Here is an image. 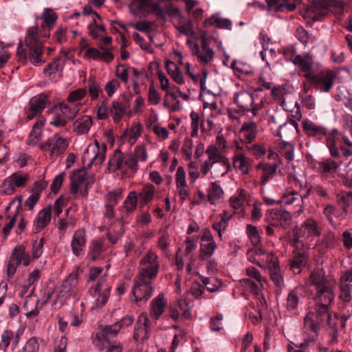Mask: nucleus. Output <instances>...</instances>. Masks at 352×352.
<instances>
[{
	"instance_id": "f257e3e1",
	"label": "nucleus",
	"mask_w": 352,
	"mask_h": 352,
	"mask_svg": "<svg viewBox=\"0 0 352 352\" xmlns=\"http://www.w3.org/2000/svg\"><path fill=\"white\" fill-rule=\"evenodd\" d=\"M336 284L333 281L316 290L314 297L315 303L314 311H309L304 318L303 329L305 331L318 336L321 327L329 333L331 343L338 342V320L340 315L333 312Z\"/></svg>"
},
{
	"instance_id": "f03ea898",
	"label": "nucleus",
	"mask_w": 352,
	"mask_h": 352,
	"mask_svg": "<svg viewBox=\"0 0 352 352\" xmlns=\"http://www.w3.org/2000/svg\"><path fill=\"white\" fill-rule=\"evenodd\" d=\"M38 27H31L27 32L25 36V48H23L21 43H19L17 48V56L21 62H25L27 58L35 66H40L45 60L43 58V45L37 38Z\"/></svg>"
},
{
	"instance_id": "7ed1b4c3",
	"label": "nucleus",
	"mask_w": 352,
	"mask_h": 352,
	"mask_svg": "<svg viewBox=\"0 0 352 352\" xmlns=\"http://www.w3.org/2000/svg\"><path fill=\"white\" fill-rule=\"evenodd\" d=\"M303 131L308 137L314 138L318 140H325L330 154L333 157L339 156V151L335 146L336 140L338 136V131L333 129L329 131L327 128L317 125L309 120L302 122Z\"/></svg>"
},
{
	"instance_id": "20e7f679",
	"label": "nucleus",
	"mask_w": 352,
	"mask_h": 352,
	"mask_svg": "<svg viewBox=\"0 0 352 352\" xmlns=\"http://www.w3.org/2000/svg\"><path fill=\"white\" fill-rule=\"evenodd\" d=\"M344 4L341 0H314L307 8L305 14L313 20L318 21L331 12L342 14Z\"/></svg>"
},
{
	"instance_id": "39448f33",
	"label": "nucleus",
	"mask_w": 352,
	"mask_h": 352,
	"mask_svg": "<svg viewBox=\"0 0 352 352\" xmlns=\"http://www.w3.org/2000/svg\"><path fill=\"white\" fill-rule=\"evenodd\" d=\"M160 268L158 256L153 250H149L140 261L138 276L153 280L157 277Z\"/></svg>"
},
{
	"instance_id": "423d86ee",
	"label": "nucleus",
	"mask_w": 352,
	"mask_h": 352,
	"mask_svg": "<svg viewBox=\"0 0 352 352\" xmlns=\"http://www.w3.org/2000/svg\"><path fill=\"white\" fill-rule=\"evenodd\" d=\"M31 262V257L29 253L26 252L23 245H18L13 249L6 269L8 278L11 279L16 272L17 267L21 265L28 266Z\"/></svg>"
},
{
	"instance_id": "0eeeda50",
	"label": "nucleus",
	"mask_w": 352,
	"mask_h": 352,
	"mask_svg": "<svg viewBox=\"0 0 352 352\" xmlns=\"http://www.w3.org/2000/svg\"><path fill=\"white\" fill-rule=\"evenodd\" d=\"M152 280L138 276L134 279V285L131 289V294L135 298V301L141 305V302L147 301L153 295Z\"/></svg>"
},
{
	"instance_id": "6e6552de",
	"label": "nucleus",
	"mask_w": 352,
	"mask_h": 352,
	"mask_svg": "<svg viewBox=\"0 0 352 352\" xmlns=\"http://www.w3.org/2000/svg\"><path fill=\"white\" fill-rule=\"evenodd\" d=\"M79 274L78 272L69 274L62 282L57 298L65 301L71 297L78 296Z\"/></svg>"
},
{
	"instance_id": "1a4fd4ad",
	"label": "nucleus",
	"mask_w": 352,
	"mask_h": 352,
	"mask_svg": "<svg viewBox=\"0 0 352 352\" xmlns=\"http://www.w3.org/2000/svg\"><path fill=\"white\" fill-rule=\"evenodd\" d=\"M69 143L59 133H55L45 142L41 144L40 148L44 151H50L51 157H57L63 153L68 147Z\"/></svg>"
},
{
	"instance_id": "9d476101",
	"label": "nucleus",
	"mask_w": 352,
	"mask_h": 352,
	"mask_svg": "<svg viewBox=\"0 0 352 352\" xmlns=\"http://www.w3.org/2000/svg\"><path fill=\"white\" fill-rule=\"evenodd\" d=\"M107 146L105 144L100 145L98 141H95L94 144H90L82 155L84 162H87L88 166L92 164H100L105 159Z\"/></svg>"
},
{
	"instance_id": "9b49d317",
	"label": "nucleus",
	"mask_w": 352,
	"mask_h": 352,
	"mask_svg": "<svg viewBox=\"0 0 352 352\" xmlns=\"http://www.w3.org/2000/svg\"><path fill=\"white\" fill-rule=\"evenodd\" d=\"M336 74L332 70H326L313 74L308 81L313 83L315 87L323 92H328L333 87Z\"/></svg>"
},
{
	"instance_id": "f8f14e48",
	"label": "nucleus",
	"mask_w": 352,
	"mask_h": 352,
	"mask_svg": "<svg viewBox=\"0 0 352 352\" xmlns=\"http://www.w3.org/2000/svg\"><path fill=\"white\" fill-rule=\"evenodd\" d=\"M338 157H334L335 160L331 158L322 159L320 161H316L313 164V168L320 173L324 177L333 176L337 173L342 161L339 160Z\"/></svg>"
},
{
	"instance_id": "ddd939ff",
	"label": "nucleus",
	"mask_w": 352,
	"mask_h": 352,
	"mask_svg": "<svg viewBox=\"0 0 352 352\" xmlns=\"http://www.w3.org/2000/svg\"><path fill=\"white\" fill-rule=\"evenodd\" d=\"M234 102L243 112L251 110L254 116L258 114L260 109V106L254 104L253 96L246 91L235 93Z\"/></svg>"
},
{
	"instance_id": "4468645a",
	"label": "nucleus",
	"mask_w": 352,
	"mask_h": 352,
	"mask_svg": "<svg viewBox=\"0 0 352 352\" xmlns=\"http://www.w3.org/2000/svg\"><path fill=\"white\" fill-rule=\"evenodd\" d=\"M111 285L108 282L107 274L102 276L94 287V292L96 296V305L98 307H103L110 296Z\"/></svg>"
},
{
	"instance_id": "2eb2a0df",
	"label": "nucleus",
	"mask_w": 352,
	"mask_h": 352,
	"mask_svg": "<svg viewBox=\"0 0 352 352\" xmlns=\"http://www.w3.org/2000/svg\"><path fill=\"white\" fill-rule=\"evenodd\" d=\"M186 44L190 49L192 53L197 56L201 63L206 65L212 61L214 56V52L210 47L209 44L201 45V48H199V45L194 43L190 38L186 41Z\"/></svg>"
},
{
	"instance_id": "dca6fc26",
	"label": "nucleus",
	"mask_w": 352,
	"mask_h": 352,
	"mask_svg": "<svg viewBox=\"0 0 352 352\" xmlns=\"http://www.w3.org/2000/svg\"><path fill=\"white\" fill-rule=\"evenodd\" d=\"M266 220L272 226L286 228L292 222V216L286 210L272 209L266 214Z\"/></svg>"
},
{
	"instance_id": "f3484780",
	"label": "nucleus",
	"mask_w": 352,
	"mask_h": 352,
	"mask_svg": "<svg viewBox=\"0 0 352 352\" xmlns=\"http://www.w3.org/2000/svg\"><path fill=\"white\" fill-rule=\"evenodd\" d=\"M216 248L217 245L212 233L208 230H204L201 236L200 259L207 260L210 258Z\"/></svg>"
},
{
	"instance_id": "a211bd4d",
	"label": "nucleus",
	"mask_w": 352,
	"mask_h": 352,
	"mask_svg": "<svg viewBox=\"0 0 352 352\" xmlns=\"http://www.w3.org/2000/svg\"><path fill=\"white\" fill-rule=\"evenodd\" d=\"M86 182L85 170H78L74 171L71 177V192L76 195L80 192L82 196H87L88 190Z\"/></svg>"
},
{
	"instance_id": "6ab92c4d",
	"label": "nucleus",
	"mask_w": 352,
	"mask_h": 352,
	"mask_svg": "<svg viewBox=\"0 0 352 352\" xmlns=\"http://www.w3.org/2000/svg\"><path fill=\"white\" fill-rule=\"evenodd\" d=\"M86 243L85 230L84 228L76 230L73 234L71 241L72 253L77 257H82L85 254Z\"/></svg>"
},
{
	"instance_id": "aec40b11",
	"label": "nucleus",
	"mask_w": 352,
	"mask_h": 352,
	"mask_svg": "<svg viewBox=\"0 0 352 352\" xmlns=\"http://www.w3.org/2000/svg\"><path fill=\"white\" fill-rule=\"evenodd\" d=\"M291 53L292 56L289 58V60L304 72L303 76L308 80L314 74L312 71L313 60L311 56L309 55L305 56L296 55L295 54V50H292Z\"/></svg>"
},
{
	"instance_id": "412c9836",
	"label": "nucleus",
	"mask_w": 352,
	"mask_h": 352,
	"mask_svg": "<svg viewBox=\"0 0 352 352\" xmlns=\"http://www.w3.org/2000/svg\"><path fill=\"white\" fill-rule=\"evenodd\" d=\"M279 202L285 206H294L296 207L297 210L294 212V214H300L303 212L300 195L293 189H287L281 196Z\"/></svg>"
},
{
	"instance_id": "4be33fe9",
	"label": "nucleus",
	"mask_w": 352,
	"mask_h": 352,
	"mask_svg": "<svg viewBox=\"0 0 352 352\" xmlns=\"http://www.w3.org/2000/svg\"><path fill=\"white\" fill-rule=\"evenodd\" d=\"M308 261V256L302 250H299L297 247L293 251V256L289 260V267L294 274H298L301 272V269L306 266Z\"/></svg>"
},
{
	"instance_id": "5701e85b",
	"label": "nucleus",
	"mask_w": 352,
	"mask_h": 352,
	"mask_svg": "<svg viewBox=\"0 0 352 352\" xmlns=\"http://www.w3.org/2000/svg\"><path fill=\"white\" fill-rule=\"evenodd\" d=\"M52 206L49 205L38 212L34 221V230L35 232H41L49 225L52 217Z\"/></svg>"
},
{
	"instance_id": "b1692460",
	"label": "nucleus",
	"mask_w": 352,
	"mask_h": 352,
	"mask_svg": "<svg viewBox=\"0 0 352 352\" xmlns=\"http://www.w3.org/2000/svg\"><path fill=\"white\" fill-rule=\"evenodd\" d=\"M167 305V299L162 293L154 298L150 303L149 314L151 318L158 320Z\"/></svg>"
},
{
	"instance_id": "393cba45",
	"label": "nucleus",
	"mask_w": 352,
	"mask_h": 352,
	"mask_svg": "<svg viewBox=\"0 0 352 352\" xmlns=\"http://www.w3.org/2000/svg\"><path fill=\"white\" fill-rule=\"evenodd\" d=\"M22 333L20 331L14 332L10 329L4 330L1 335L0 347L6 351L8 347L12 344V346L16 348L19 342L20 337Z\"/></svg>"
},
{
	"instance_id": "a878e982",
	"label": "nucleus",
	"mask_w": 352,
	"mask_h": 352,
	"mask_svg": "<svg viewBox=\"0 0 352 352\" xmlns=\"http://www.w3.org/2000/svg\"><path fill=\"white\" fill-rule=\"evenodd\" d=\"M297 228V235L304 236V239L320 235L317 223L313 219H308L304 221L301 226Z\"/></svg>"
},
{
	"instance_id": "bb28decb",
	"label": "nucleus",
	"mask_w": 352,
	"mask_h": 352,
	"mask_svg": "<svg viewBox=\"0 0 352 352\" xmlns=\"http://www.w3.org/2000/svg\"><path fill=\"white\" fill-rule=\"evenodd\" d=\"M258 126L253 121H248L243 123L240 129V133L242 135V138L240 141L242 142L252 143L258 135Z\"/></svg>"
},
{
	"instance_id": "cd10ccee",
	"label": "nucleus",
	"mask_w": 352,
	"mask_h": 352,
	"mask_svg": "<svg viewBox=\"0 0 352 352\" xmlns=\"http://www.w3.org/2000/svg\"><path fill=\"white\" fill-rule=\"evenodd\" d=\"M124 100V103L117 100H113L111 103L109 112L113 115V120L116 123H119L121 121L129 108V100L127 98H125Z\"/></svg>"
},
{
	"instance_id": "c85d7f7f",
	"label": "nucleus",
	"mask_w": 352,
	"mask_h": 352,
	"mask_svg": "<svg viewBox=\"0 0 352 352\" xmlns=\"http://www.w3.org/2000/svg\"><path fill=\"white\" fill-rule=\"evenodd\" d=\"M106 251V246L103 241L99 239L92 240L89 246L87 256L91 261L100 260Z\"/></svg>"
},
{
	"instance_id": "c756f323",
	"label": "nucleus",
	"mask_w": 352,
	"mask_h": 352,
	"mask_svg": "<svg viewBox=\"0 0 352 352\" xmlns=\"http://www.w3.org/2000/svg\"><path fill=\"white\" fill-rule=\"evenodd\" d=\"M278 168L276 163L269 164L265 162H261L256 165L258 170H262L261 177V182L262 185L265 186L270 179H272Z\"/></svg>"
},
{
	"instance_id": "7c9ffc66",
	"label": "nucleus",
	"mask_w": 352,
	"mask_h": 352,
	"mask_svg": "<svg viewBox=\"0 0 352 352\" xmlns=\"http://www.w3.org/2000/svg\"><path fill=\"white\" fill-rule=\"evenodd\" d=\"M233 167L243 175L249 173L250 161L243 153H235L232 157Z\"/></svg>"
},
{
	"instance_id": "2f4dec72",
	"label": "nucleus",
	"mask_w": 352,
	"mask_h": 352,
	"mask_svg": "<svg viewBox=\"0 0 352 352\" xmlns=\"http://www.w3.org/2000/svg\"><path fill=\"white\" fill-rule=\"evenodd\" d=\"M49 102L47 95L44 93L36 95L29 101V107L31 111L41 114Z\"/></svg>"
},
{
	"instance_id": "473e14b6",
	"label": "nucleus",
	"mask_w": 352,
	"mask_h": 352,
	"mask_svg": "<svg viewBox=\"0 0 352 352\" xmlns=\"http://www.w3.org/2000/svg\"><path fill=\"white\" fill-rule=\"evenodd\" d=\"M82 104H71L65 102L58 103L56 108L58 109L68 120H72L75 118L79 112Z\"/></svg>"
},
{
	"instance_id": "72a5a7b5",
	"label": "nucleus",
	"mask_w": 352,
	"mask_h": 352,
	"mask_svg": "<svg viewBox=\"0 0 352 352\" xmlns=\"http://www.w3.org/2000/svg\"><path fill=\"white\" fill-rule=\"evenodd\" d=\"M109 172H115L124 168V154L120 149H116L108 162Z\"/></svg>"
},
{
	"instance_id": "f704fd0d",
	"label": "nucleus",
	"mask_w": 352,
	"mask_h": 352,
	"mask_svg": "<svg viewBox=\"0 0 352 352\" xmlns=\"http://www.w3.org/2000/svg\"><path fill=\"white\" fill-rule=\"evenodd\" d=\"M300 296L301 294L296 287L289 291L285 305V308L287 311L292 314H296L298 312Z\"/></svg>"
},
{
	"instance_id": "c9c22d12",
	"label": "nucleus",
	"mask_w": 352,
	"mask_h": 352,
	"mask_svg": "<svg viewBox=\"0 0 352 352\" xmlns=\"http://www.w3.org/2000/svg\"><path fill=\"white\" fill-rule=\"evenodd\" d=\"M92 124L93 121L91 116H83L74 122V131L78 135L87 133Z\"/></svg>"
},
{
	"instance_id": "e433bc0d",
	"label": "nucleus",
	"mask_w": 352,
	"mask_h": 352,
	"mask_svg": "<svg viewBox=\"0 0 352 352\" xmlns=\"http://www.w3.org/2000/svg\"><path fill=\"white\" fill-rule=\"evenodd\" d=\"M212 25H215L220 29L230 30L232 28V21L228 19L221 18L216 14H213L210 18L206 19L204 22V28Z\"/></svg>"
},
{
	"instance_id": "4c0bfd02",
	"label": "nucleus",
	"mask_w": 352,
	"mask_h": 352,
	"mask_svg": "<svg viewBox=\"0 0 352 352\" xmlns=\"http://www.w3.org/2000/svg\"><path fill=\"white\" fill-rule=\"evenodd\" d=\"M331 282L332 281L325 278L322 272L316 270L311 273L307 280V284L314 286L316 291Z\"/></svg>"
},
{
	"instance_id": "58836bf2",
	"label": "nucleus",
	"mask_w": 352,
	"mask_h": 352,
	"mask_svg": "<svg viewBox=\"0 0 352 352\" xmlns=\"http://www.w3.org/2000/svg\"><path fill=\"white\" fill-rule=\"evenodd\" d=\"M205 153L208 156V159L206 161L210 164H212V165L215 163L228 159L214 144L209 145Z\"/></svg>"
},
{
	"instance_id": "ea45409f",
	"label": "nucleus",
	"mask_w": 352,
	"mask_h": 352,
	"mask_svg": "<svg viewBox=\"0 0 352 352\" xmlns=\"http://www.w3.org/2000/svg\"><path fill=\"white\" fill-rule=\"evenodd\" d=\"M152 0H132L129 4L131 12L137 15L141 12H148Z\"/></svg>"
},
{
	"instance_id": "a19ab883",
	"label": "nucleus",
	"mask_w": 352,
	"mask_h": 352,
	"mask_svg": "<svg viewBox=\"0 0 352 352\" xmlns=\"http://www.w3.org/2000/svg\"><path fill=\"white\" fill-rule=\"evenodd\" d=\"M230 169V162L229 159L223 160L212 165L210 174L212 177L216 178L225 175Z\"/></svg>"
},
{
	"instance_id": "79ce46f5",
	"label": "nucleus",
	"mask_w": 352,
	"mask_h": 352,
	"mask_svg": "<svg viewBox=\"0 0 352 352\" xmlns=\"http://www.w3.org/2000/svg\"><path fill=\"white\" fill-rule=\"evenodd\" d=\"M155 191V188L153 184L145 185L138 194L140 204L144 206L149 203L153 199Z\"/></svg>"
},
{
	"instance_id": "37998d69",
	"label": "nucleus",
	"mask_w": 352,
	"mask_h": 352,
	"mask_svg": "<svg viewBox=\"0 0 352 352\" xmlns=\"http://www.w3.org/2000/svg\"><path fill=\"white\" fill-rule=\"evenodd\" d=\"M247 200L246 192L243 189H238L236 194L230 199L231 207L235 210L241 209L244 202Z\"/></svg>"
},
{
	"instance_id": "c03bdc74",
	"label": "nucleus",
	"mask_w": 352,
	"mask_h": 352,
	"mask_svg": "<svg viewBox=\"0 0 352 352\" xmlns=\"http://www.w3.org/2000/svg\"><path fill=\"white\" fill-rule=\"evenodd\" d=\"M296 127L293 123L287 122L280 124L277 136L279 137L281 142L283 140L288 141L291 136L294 134Z\"/></svg>"
},
{
	"instance_id": "a18cd8bd",
	"label": "nucleus",
	"mask_w": 352,
	"mask_h": 352,
	"mask_svg": "<svg viewBox=\"0 0 352 352\" xmlns=\"http://www.w3.org/2000/svg\"><path fill=\"white\" fill-rule=\"evenodd\" d=\"M44 123L42 120L36 121L32 127V130L27 140V143L30 146H34L40 140L41 135V127Z\"/></svg>"
},
{
	"instance_id": "49530a36",
	"label": "nucleus",
	"mask_w": 352,
	"mask_h": 352,
	"mask_svg": "<svg viewBox=\"0 0 352 352\" xmlns=\"http://www.w3.org/2000/svg\"><path fill=\"white\" fill-rule=\"evenodd\" d=\"M223 190L219 185L215 182L211 183L208 191V200L211 204H215L223 195Z\"/></svg>"
},
{
	"instance_id": "de8ad7c7",
	"label": "nucleus",
	"mask_w": 352,
	"mask_h": 352,
	"mask_svg": "<svg viewBox=\"0 0 352 352\" xmlns=\"http://www.w3.org/2000/svg\"><path fill=\"white\" fill-rule=\"evenodd\" d=\"M138 194L135 191H131L126 197L122 208L127 212L131 213L137 207Z\"/></svg>"
},
{
	"instance_id": "09e8293b",
	"label": "nucleus",
	"mask_w": 352,
	"mask_h": 352,
	"mask_svg": "<svg viewBox=\"0 0 352 352\" xmlns=\"http://www.w3.org/2000/svg\"><path fill=\"white\" fill-rule=\"evenodd\" d=\"M166 69L169 75L172 77L174 81L179 85L184 83V78L180 73L177 65L172 61H168L166 65Z\"/></svg>"
},
{
	"instance_id": "8fccbe9b",
	"label": "nucleus",
	"mask_w": 352,
	"mask_h": 352,
	"mask_svg": "<svg viewBox=\"0 0 352 352\" xmlns=\"http://www.w3.org/2000/svg\"><path fill=\"white\" fill-rule=\"evenodd\" d=\"M41 19L43 21L48 29L52 28L58 19L56 13L51 8H45L43 10Z\"/></svg>"
},
{
	"instance_id": "3c124183",
	"label": "nucleus",
	"mask_w": 352,
	"mask_h": 352,
	"mask_svg": "<svg viewBox=\"0 0 352 352\" xmlns=\"http://www.w3.org/2000/svg\"><path fill=\"white\" fill-rule=\"evenodd\" d=\"M337 203L342 208L343 213L346 215L349 208L352 205V193H342L337 196Z\"/></svg>"
},
{
	"instance_id": "603ef678",
	"label": "nucleus",
	"mask_w": 352,
	"mask_h": 352,
	"mask_svg": "<svg viewBox=\"0 0 352 352\" xmlns=\"http://www.w3.org/2000/svg\"><path fill=\"white\" fill-rule=\"evenodd\" d=\"M265 2L270 8L279 10L283 7H286L289 11H293L296 8V3H289L288 0H265Z\"/></svg>"
},
{
	"instance_id": "864d4df0",
	"label": "nucleus",
	"mask_w": 352,
	"mask_h": 352,
	"mask_svg": "<svg viewBox=\"0 0 352 352\" xmlns=\"http://www.w3.org/2000/svg\"><path fill=\"white\" fill-rule=\"evenodd\" d=\"M281 154L288 161H292L294 158V146L289 141L283 140L280 146Z\"/></svg>"
},
{
	"instance_id": "5fc2aeb1",
	"label": "nucleus",
	"mask_w": 352,
	"mask_h": 352,
	"mask_svg": "<svg viewBox=\"0 0 352 352\" xmlns=\"http://www.w3.org/2000/svg\"><path fill=\"white\" fill-rule=\"evenodd\" d=\"M200 280L210 292H214L219 289L221 283L217 278H211L201 276Z\"/></svg>"
},
{
	"instance_id": "6e6d98bb",
	"label": "nucleus",
	"mask_w": 352,
	"mask_h": 352,
	"mask_svg": "<svg viewBox=\"0 0 352 352\" xmlns=\"http://www.w3.org/2000/svg\"><path fill=\"white\" fill-rule=\"evenodd\" d=\"M141 134V126L138 123H133L131 128L126 132V135L128 138V142L133 144L137 139L140 136Z\"/></svg>"
},
{
	"instance_id": "4d7b16f0",
	"label": "nucleus",
	"mask_w": 352,
	"mask_h": 352,
	"mask_svg": "<svg viewBox=\"0 0 352 352\" xmlns=\"http://www.w3.org/2000/svg\"><path fill=\"white\" fill-rule=\"evenodd\" d=\"M245 149L254 155L256 157H260L264 155L266 153L265 147L261 144L246 143L245 144Z\"/></svg>"
},
{
	"instance_id": "13d9d810",
	"label": "nucleus",
	"mask_w": 352,
	"mask_h": 352,
	"mask_svg": "<svg viewBox=\"0 0 352 352\" xmlns=\"http://www.w3.org/2000/svg\"><path fill=\"white\" fill-rule=\"evenodd\" d=\"M9 177L15 188L24 186L28 180V175L20 172L14 173Z\"/></svg>"
},
{
	"instance_id": "bf43d9fd",
	"label": "nucleus",
	"mask_w": 352,
	"mask_h": 352,
	"mask_svg": "<svg viewBox=\"0 0 352 352\" xmlns=\"http://www.w3.org/2000/svg\"><path fill=\"white\" fill-rule=\"evenodd\" d=\"M87 94V90L84 88H80L72 91L67 98V101L71 104H80L78 102L81 100Z\"/></svg>"
},
{
	"instance_id": "052dcab7",
	"label": "nucleus",
	"mask_w": 352,
	"mask_h": 352,
	"mask_svg": "<svg viewBox=\"0 0 352 352\" xmlns=\"http://www.w3.org/2000/svg\"><path fill=\"white\" fill-rule=\"evenodd\" d=\"M246 232L254 246H257L261 242V237L257 230L254 226L248 224L246 226Z\"/></svg>"
},
{
	"instance_id": "680f3d73",
	"label": "nucleus",
	"mask_w": 352,
	"mask_h": 352,
	"mask_svg": "<svg viewBox=\"0 0 352 352\" xmlns=\"http://www.w3.org/2000/svg\"><path fill=\"white\" fill-rule=\"evenodd\" d=\"M149 332L146 329H144V327L138 324L135 326L133 338L138 342H144L147 340L149 338Z\"/></svg>"
},
{
	"instance_id": "e2e57ef3",
	"label": "nucleus",
	"mask_w": 352,
	"mask_h": 352,
	"mask_svg": "<svg viewBox=\"0 0 352 352\" xmlns=\"http://www.w3.org/2000/svg\"><path fill=\"white\" fill-rule=\"evenodd\" d=\"M262 260L265 261L266 265L269 268V270H279V263L278 257L272 252L267 253L265 255V258H263Z\"/></svg>"
},
{
	"instance_id": "0e129e2a",
	"label": "nucleus",
	"mask_w": 352,
	"mask_h": 352,
	"mask_svg": "<svg viewBox=\"0 0 352 352\" xmlns=\"http://www.w3.org/2000/svg\"><path fill=\"white\" fill-rule=\"evenodd\" d=\"M312 189H314V195L317 197L322 198L325 201L330 200L331 195L328 190L319 184H314L312 185Z\"/></svg>"
},
{
	"instance_id": "69168bd1",
	"label": "nucleus",
	"mask_w": 352,
	"mask_h": 352,
	"mask_svg": "<svg viewBox=\"0 0 352 352\" xmlns=\"http://www.w3.org/2000/svg\"><path fill=\"white\" fill-rule=\"evenodd\" d=\"M68 121V119L56 109L52 120L50 121V124L56 127H65Z\"/></svg>"
},
{
	"instance_id": "338daca9",
	"label": "nucleus",
	"mask_w": 352,
	"mask_h": 352,
	"mask_svg": "<svg viewBox=\"0 0 352 352\" xmlns=\"http://www.w3.org/2000/svg\"><path fill=\"white\" fill-rule=\"evenodd\" d=\"M15 190L10 177L6 178L0 186V193L4 195H12L14 192Z\"/></svg>"
},
{
	"instance_id": "774afa93",
	"label": "nucleus",
	"mask_w": 352,
	"mask_h": 352,
	"mask_svg": "<svg viewBox=\"0 0 352 352\" xmlns=\"http://www.w3.org/2000/svg\"><path fill=\"white\" fill-rule=\"evenodd\" d=\"M38 350L39 344L38 339L35 337H32L27 341L20 352H38Z\"/></svg>"
}]
</instances>
